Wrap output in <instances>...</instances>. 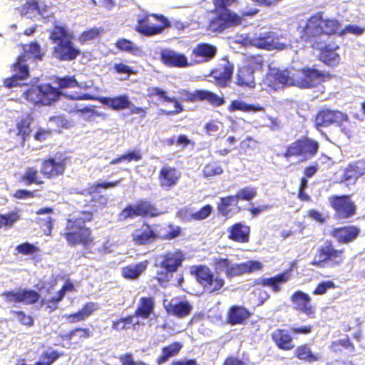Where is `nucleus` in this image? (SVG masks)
I'll use <instances>...</instances> for the list:
<instances>
[{"label": "nucleus", "instance_id": "f257e3e1", "mask_svg": "<svg viewBox=\"0 0 365 365\" xmlns=\"http://www.w3.org/2000/svg\"><path fill=\"white\" fill-rule=\"evenodd\" d=\"M325 76L314 68L302 70H280L271 67L266 76L264 83L269 87L277 90L284 85L295 86L299 88L315 87L321 83Z\"/></svg>", "mask_w": 365, "mask_h": 365}, {"label": "nucleus", "instance_id": "f03ea898", "mask_svg": "<svg viewBox=\"0 0 365 365\" xmlns=\"http://www.w3.org/2000/svg\"><path fill=\"white\" fill-rule=\"evenodd\" d=\"M51 38L56 43L53 51V56L56 58L71 61L80 53L72 43V34L66 27L56 26L51 34Z\"/></svg>", "mask_w": 365, "mask_h": 365}, {"label": "nucleus", "instance_id": "7ed1b4c3", "mask_svg": "<svg viewBox=\"0 0 365 365\" xmlns=\"http://www.w3.org/2000/svg\"><path fill=\"white\" fill-rule=\"evenodd\" d=\"M91 219V212H82L79 217L68 220L63 235L70 245L87 244L91 241L90 229L85 226V222Z\"/></svg>", "mask_w": 365, "mask_h": 365}, {"label": "nucleus", "instance_id": "20e7f679", "mask_svg": "<svg viewBox=\"0 0 365 365\" xmlns=\"http://www.w3.org/2000/svg\"><path fill=\"white\" fill-rule=\"evenodd\" d=\"M24 54L19 57L17 62L14 64V71L16 72L11 78L4 80V86L11 88L24 85V80L29 75L28 66L26 63V59L34 57L35 58H41L40 46L32 43L24 46Z\"/></svg>", "mask_w": 365, "mask_h": 365}, {"label": "nucleus", "instance_id": "39448f33", "mask_svg": "<svg viewBox=\"0 0 365 365\" xmlns=\"http://www.w3.org/2000/svg\"><path fill=\"white\" fill-rule=\"evenodd\" d=\"M215 269L218 272H224L227 277L240 276L244 274L252 273L262 270L263 264L261 262L250 260L246 262L232 263L226 258H219L215 260Z\"/></svg>", "mask_w": 365, "mask_h": 365}, {"label": "nucleus", "instance_id": "423d86ee", "mask_svg": "<svg viewBox=\"0 0 365 365\" xmlns=\"http://www.w3.org/2000/svg\"><path fill=\"white\" fill-rule=\"evenodd\" d=\"M340 25L334 19H324L320 13L311 16L304 26V35L307 38L316 37L322 34L330 35L340 31Z\"/></svg>", "mask_w": 365, "mask_h": 365}, {"label": "nucleus", "instance_id": "0eeeda50", "mask_svg": "<svg viewBox=\"0 0 365 365\" xmlns=\"http://www.w3.org/2000/svg\"><path fill=\"white\" fill-rule=\"evenodd\" d=\"M62 95L56 88L50 84L32 86L24 92V96L33 105H50Z\"/></svg>", "mask_w": 365, "mask_h": 365}, {"label": "nucleus", "instance_id": "6e6552de", "mask_svg": "<svg viewBox=\"0 0 365 365\" xmlns=\"http://www.w3.org/2000/svg\"><path fill=\"white\" fill-rule=\"evenodd\" d=\"M319 144L310 138H304L292 143L285 153L286 158L298 157L301 161L312 158L317 153Z\"/></svg>", "mask_w": 365, "mask_h": 365}, {"label": "nucleus", "instance_id": "1a4fd4ad", "mask_svg": "<svg viewBox=\"0 0 365 365\" xmlns=\"http://www.w3.org/2000/svg\"><path fill=\"white\" fill-rule=\"evenodd\" d=\"M344 260L341 250H335L330 244H325L316 255L312 264L320 267L339 265Z\"/></svg>", "mask_w": 365, "mask_h": 365}, {"label": "nucleus", "instance_id": "9d476101", "mask_svg": "<svg viewBox=\"0 0 365 365\" xmlns=\"http://www.w3.org/2000/svg\"><path fill=\"white\" fill-rule=\"evenodd\" d=\"M247 41L252 46L267 50H283L287 48V44L281 42L273 32H262L255 34L249 38Z\"/></svg>", "mask_w": 365, "mask_h": 365}, {"label": "nucleus", "instance_id": "9b49d317", "mask_svg": "<svg viewBox=\"0 0 365 365\" xmlns=\"http://www.w3.org/2000/svg\"><path fill=\"white\" fill-rule=\"evenodd\" d=\"M197 281L209 292L220 290L225 284V280L217 274H213L207 267H199L196 270Z\"/></svg>", "mask_w": 365, "mask_h": 365}, {"label": "nucleus", "instance_id": "f8f14e48", "mask_svg": "<svg viewBox=\"0 0 365 365\" xmlns=\"http://www.w3.org/2000/svg\"><path fill=\"white\" fill-rule=\"evenodd\" d=\"M185 259V255L178 250L165 252L156 257L155 264L165 269V273H173L177 271Z\"/></svg>", "mask_w": 365, "mask_h": 365}, {"label": "nucleus", "instance_id": "ddd939ff", "mask_svg": "<svg viewBox=\"0 0 365 365\" xmlns=\"http://www.w3.org/2000/svg\"><path fill=\"white\" fill-rule=\"evenodd\" d=\"M1 296L4 297L6 302L23 303L24 304H34L40 298V295L36 291L24 289L5 292Z\"/></svg>", "mask_w": 365, "mask_h": 365}, {"label": "nucleus", "instance_id": "4468645a", "mask_svg": "<svg viewBox=\"0 0 365 365\" xmlns=\"http://www.w3.org/2000/svg\"><path fill=\"white\" fill-rule=\"evenodd\" d=\"M179 93L180 95V98L182 101L191 102L196 101H207L215 106H220L225 103L223 98L208 91L199 90L194 93H190L186 90H180Z\"/></svg>", "mask_w": 365, "mask_h": 365}, {"label": "nucleus", "instance_id": "2eb2a0df", "mask_svg": "<svg viewBox=\"0 0 365 365\" xmlns=\"http://www.w3.org/2000/svg\"><path fill=\"white\" fill-rule=\"evenodd\" d=\"M159 212L157 209L148 202L140 201L134 205H130L125 207L120 212V217L127 219L137 216H156Z\"/></svg>", "mask_w": 365, "mask_h": 365}, {"label": "nucleus", "instance_id": "dca6fc26", "mask_svg": "<svg viewBox=\"0 0 365 365\" xmlns=\"http://www.w3.org/2000/svg\"><path fill=\"white\" fill-rule=\"evenodd\" d=\"M63 95H60V97L58 98L60 100L61 98H68L69 100H71L72 101L69 103L68 105L65 106L64 109L68 110V112H81V113H91L93 116V115H96L99 116L100 115L98 113L93 110V108L83 106L81 105L78 104L77 103L74 102L75 100H80V99H95V98L93 96H91L89 94H83L81 93H74L72 94H68V93H62L60 92Z\"/></svg>", "mask_w": 365, "mask_h": 365}, {"label": "nucleus", "instance_id": "f3484780", "mask_svg": "<svg viewBox=\"0 0 365 365\" xmlns=\"http://www.w3.org/2000/svg\"><path fill=\"white\" fill-rule=\"evenodd\" d=\"M242 19L229 9L219 11V16L210 23V28L213 31H222L227 27L237 26L241 24Z\"/></svg>", "mask_w": 365, "mask_h": 365}, {"label": "nucleus", "instance_id": "a211bd4d", "mask_svg": "<svg viewBox=\"0 0 365 365\" xmlns=\"http://www.w3.org/2000/svg\"><path fill=\"white\" fill-rule=\"evenodd\" d=\"M349 120L348 115L339 110H323L316 117L317 127H326L331 124L341 125Z\"/></svg>", "mask_w": 365, "mask_h": 365}, {"label": "nucleus", "instance_id": "6ab92c4d", "mask_svg": "<svg viewBox=\"0 0 365 365\" xmlns=\"http://www.w3.org/2000/svg\"><path fill=\"white\" fill-rule=\"evenodd\" d=\"M153 18L158 19L160 25L155 26L150 21V16H148L138 21V24L136 27L138 31L145 35H154L162 32L165 26L168 25V22L163 16L158 17L156 15H152Z\"/></svg>", "mask_w": 365, "mask_h": 365}, {"label": "nucleus", "instance_id": "aec40b11", "mask_svg": "<svg viewBox=\"0 0 365 365\" xmlns=\"http://www.w3.org/2000/svg\"><path fill=\"white\" fill-rule=\"evenodd\" d=\"M164 307L168 314L178 318L186 317L192 310L189 302L178 298L172 299L170 302L165 301Z\"/></svg>", "mask_w": 365, "mask_h": 365}, {"label": "nucleus", "instance_id": "412c9836", "mask_svg": "<svg viewBox=\"0 0 365 365\" xmlns=\"http://www.w3.org/2000/svg\"><path fill=\"white\" fill-rule=\"evenodd\" d=\"M330 202L340 217L346 218L355 213L356 207L349 196H335L330 198Z\"/></svg>", "mask_w": 365, "mask_h": 365}, {"label": "nucleus", "instance_id": "4be33fe9", "mask_svg": "<svg viewBox=\"0 0 365 365\" xmlns=\"http://www.w3.org/2000/svg\"><path fill=\"white\" fill-rule=\"evenodd\" d=\"M180 177V171L166 165L160 169L158 180L160 185L163 188L168 190L177 185Z\"/></svg>", "mask_w": 365, "mask_h": 365}, {"label": "nucleus", "instance_id": "5701e85b", "mask_svg": "<svg viewBox=\"0 0 365 365\" xmlns=\"http://www.w3.org/2000/svg\"><path fill=\"white\" fill-rule=\"evenodd\" d=\"M291 302L296 310L300 311L312 317L315 313V308L311 304V297L302 291L295 292L291 297Z\"/></svg>", "mask_w": 365, "mask_h": 365}, {"label": "nucleus", "instance_id": "b1692460", "mask_svg": "<svg viewBox=\"0 0 365 365\" xmlns=\"http://www.w3.org/2000/svg\"><path fill=\"white\" fill-rule=\"evenodd\" d=\"M65 163L62 160L50 158L44 160L41 168V173L48 178H52L63 174Z\"/></svg>", "mask_w": 365, "mask_h": 365}, {"label": "nucleus", "instance_id": "393cba45", "mask_svg": "<svg viewBox=\"0 0 365 365\" xmlns=\"http://www.w3.org/2000/svg\"><path fill=\"white\" fill-rule=\"evenodd\" d=\"M155 301L152 297H141L135 311V317L138 320L152 319L155 317L154 314Z\"/></svg>", "mask_w": 365, "mask_h": 365}, {"label": "nucleus", "instance_id": "a878e982", "mask_svg": "<svg viewBox=\"0 0 365 365\" xmlns=\"http://www.w3.org/2000/svg\"><path fill=\"white\" fill-rule=\"evenodd\" d=\"M161 60L168 66L185 67L187 66L186 56L170 49H165L161 51Z\"/></svg>", "mask_w": 365, "mask_h": 365}, {"label": "nucleus", "instance_id": "bb28decb", "mask_svg": "<svg viewBox=\"0 0 365 365\" xmlns=\"http://www.w3.org/2000/svg\"><path fill=\"white\" fill-rule=\"evenodd\" d=\"M101 103L108 108L119 110L130 108L132 106L131 101L126 95L110 97H100L97 98Z\"/></svg>", "mask_w": 365, "mask_h": 365}, {"label": "nucleus", "instance_id": "cd10ccee", "mask_svg": "<svg viewBox=\"0 0 365 365\" xmlns=\"http://www.w3.org/2000/svg\"><path fill=\"white\" fill-rule=\"evenodd\" d=\"M272 338L281 349L288 351L294 347L292 336L287 330L277 329L272 333Z\"/></svg>", "mask_w": 365, "mask_h": 365}, {"label": "nucleus", "instance_id": "c85d7f7f", "mask_svg": "<svg viewBox=\"0 0 365 365\" xmlns=\"http://www.w3.org/2000/svg\"><path fill=\"white\" fill-rule=\"evenodd\" d=\"M290 277V271H286L274 277L259 279L258 284L270 287L274 292H279L281 290L280 284L287 282Z\"/></svg>", "mask_w": 365, "mask_h": 365}, {"label": "nucleus", "instance_id": "c756f323", "mask_svg": "<svg viewBox=\"0 0 365 365\" xmlns=\"http://www.w3.org/2000/svg\"><path fill=\"white\" fill-rule=\"evenodd\" d=\"M156 234L148 225H143L133 233V241L138 245L150 243L156 238Z\"/></svg>", "mask_w": 365, "mask_h": 365}, {"label": "nucleus", "instance_id": "7c9ffc66", "mask_svg": "<svg viewBox=\"0 0 365 365\" xmlns=\"http://www.w3.org/2000/svg\"><path fill=\"white\" fill-rule=\"evenodd\" d=\"M148 261L144 260L135 264H130L121 269L122 275L128 279H137L148 266Z\"/></svg>", "mask_w": 365, "mask_h": 365}, {"label": "nucleus", "instance_id": "2f4dec72", "mask_svg": "<svg viewBox=\"0 0 365 365\" xmlns=\"http://www.w3.org/2000/svg\"><path fill=\"white\" fill-rule=\"evenodd\" d=\"M30 118L29 116H26L25 118H21L16 123V129L10 130L11 135L16 136V141L21 143H24L28 137L30 135L31 129H30Z\"/></svg>", "mask_w": 365, "mask_h": 365}, {"label": "nucleus", "instance_id": "473e14b6", "mask_svg": "<svg viewBox=\"0 0 365 365\" xmlns=\"http://www.w3.org/2000/svg\"><path fill=\"white\" fill-rule=\"evenodd\" d=\"M148 93L150 96H159V98L163 101L165 102H171L174 103V110L171 111H165L163 110L164 113H165L167 115L170 114H178L180 113L182 110V106L180 104V103L176 100L175 98H170L168 96L165 91H163L162 89L156 88V87H152L148 89Z\"/></svg>", "mask_w": 365, "mask_h": 365}, {"label": "nucleus", "instance_id": "72a5a7b5", "mask_svg": "<svg viewBox=\"0 0 365 365\" xmlns=\"http://www.w3.org/2000/svg\"><path fill=\"white\" fill-rule=\"evenodd\" d=\"M230 238L238 242L249 240L250 227L241 223H237L229 229Z\"/></svg>", "mask_w": 365, "mask_h": 365}, {"label": "nucleus", "instance_id": "f704fd0d", "mask_svg": "<svg viewBox=\"0 0 365 365\" xmlns=\"http://www.w3.org/2000/svg\"><path fill=\"white\" fill-rule=\"evenodd\" d=\"M237 83L241 86L254 88L255 82L253 69L250 66L240 68L237 73Z\"/></svg>", "mask_w": 365, "mask_h": 365}, {"label": "nucleus", "instance_id": "c9c22d12", "mask_svg": "<svg viewBox=\"0 0 365 365\" xmlns=\"http://www.w3.org/2000/svg\"><path fill=\"white\" fill-rule=\"evenodd\" d=\"M359 230L355 227H345L334 230V236L342 242L353 241L359 235Z\"/></svg>", "mask_w": 365, "mask_h": 365}, {"label": "nucleus", "instance_id": "e433bc0d", "mask_svg": "<svg viewBox=\"0 0 365 365\" xmlns=\"http://www.w3.org/2000/svg\"><path fill=\"white\" fill-rule=\"evenodd\" d=\"M233 73V65L227 60L223 59L219 69L215 71L213 74L215 78L219 80V83L225 84L230 81Z\"/></svg>", "mask_w": 365, "mask_h": 365}, {"label": "nucleus", "instance_id": "4c0bfd02", "mask_svg": "<svg viewBox=\"0 0 365 365\" xmlns=\"http://www.w3.org/2000/svg\"><path fill=\"white\" fill-rule=\"evenodd\" d=\"M249 311L243 307H232L228 313V321L232 324H242L250 317Z\"/></svg>", "mask_w": 365, "mask_h": 365}, {"label": "nucleus", "instance_id": "58836bf2", "mask_svg": "<svg viewBox=\"0 0 365 365\" xmlns=\"http://www.w3.org/2000/svg\"><path fill=\"white\" fill-rule=\"evenodd\" d=\"M295 356L300 360L309 363L317 361L320 359V355L318 353H313L311 348L307 344L299 346L294 350Z\"/></svg>", "mask_w": 365, "mask_h": 365}, {"label": "nucleus", "instance_id": "ea45409f", "mask_svg": "<svg viewBox=\"0 0 365 365\" xmlns=\"http://www.w3.org/2000/svg\"><path fill=\"white\" fill-rule=\"evenodd\" d=\"M74 287L71 283H66L62 289L57 293L56 296L43 299V304L47 305V307L53 311L57 308V304L64 297L66 292H73Z\"/></svg>", "mask_w": 365, "mask_h": 365}, {"label": "nucleus", "instance_id": "a19ab883", "mask_svg": "<svg viewBox=\"0 0 365 365\" xmlns=\"http://www.w3.org/2000/svg\"><path fill=\"white\" fill-rule=\"evenodd\" d=\"M216 47L208 43H200L192 50V53L196 57L203 58V61H208L212 58L216 54Z\"/></svg>", "mask_w": 365, "mask_h": 365}, {"label": "nucleus", "instance_id": "79ce46f5", "mask_svg": "<svg viewBox=\"0 0 365 365\" xmlns=\"http://www.w3.org/2000/svg\"><path fill=\"white\" fill-rule=\"evenodd\" d=\"M36 213L38 215L43 216V217H39L38 222L46 227L44 230L45 233L48 235H51L53 221L51 214L53 213V210L48 207L41 208L37 210Z\"/></svg>", "mask_w": 365, "mask_h": 365}, {"label": "nucleus", "instance_id": "37998d69", "mask_svg": "<svg viewBox=\"0 0 365 365\" xmlns=\"http://www.w3.org/2000/svg\"><path fill=\"white\" fill-rule=\"evenodd\" d=\"M262 110L263 108L259 105H250L244 101L239 100L232 101L228 107V110L230 112H233L235 110H240L243 112H257L261 111Z\"/></svg>", "mask_w": 365, "mask_h": 365}, {"label": "nucleus", "instance_id": "c03bdc74", "mask_svg": "<svg viewBox=\"0 0 365 365\" xmlns=\"http://www.w3.org/2000/svg\"><path fill=\"white\" fill-rule=\"evenodd\" d=\"M19 12L21 16H26L28 18L34 17L38 14L43 15L37 0H28Z\"/></svg>", "mask_w": 365, "mask_h": 365}, {"label": "nucleus", "instance_id": "a18cd8bd", "mask_svg": "<svg viewBox=\"0 0 365 365\" xmlns=\"http://www.w3.org/2000/svg\"><path fill=\"white\" fill-rule=\"evenodd\" d=\"M238 202L236 195L221 197L217 205V209L223 216H229L230 213L229 207L230 206H237Z\"/></svg>", "mask_w": 365, "mask_h": 365}, {"label": "nucleus", "instance_id": "49530a36", "mask_svg": "<svg viewBox=\"0 0 365 365\" xmlns=\"http://www.w3.org/2000/svg\"><path fill=\"white\" fill-rule=\"evenodd\" d=\"M361 165H362L361 163L350 165L344 171V180L351 182H355L360 176L365 173Z\"/></svg>", "mask_w": 365, "mask_h": 365}, {"label": "nucleus", "instance_id": "de8ad7c7", "mask_svg": "<svg viewBox=\"0 0 365 365\" xmlns=\"http://www.w3.org/2000/svg\"><path fill=\"white\" fill-rule=\"evenodd\" d=\"M206 133L210 136L220 138L224 132V125L221 121L212 120L205 125Z\"/></svg>", "mask_w": 365, "mask_h": 365}, {"label": "nucleus", "instance_id": "09e8293b", "mask_svg": "<svg viewBox=\"0 0 365 365\" xmlns=\"http://www.w3.org/2000/svg\"><path fill=\"white\" fill-rule=\"evenodd\" d=\"M182 348V345L178 343H173L169 346L163 349V354L159 357L158 362L159 364H163L167 361L170 357L178 354Z\"/></svg>", "mask_w": 365, "mask_h": 365}, {"label": "nucleus", "instance_id": "8fccbe9b", "mask_svg": "<svg viewBox=\"0 0 365 365\" xmlns=\"http://www.w3.org/2000/svg\"><path fill=\"white\" fill-rule=\"evenodd\" d=\"M61 356V354L56 351L49 348L42 353L38 361L34 365H51Z\"/></svg>", "mask_w": 365, "mask_h": 365}, {"label": "nucleus", "instance_id": "3c124183", "mask_svg": "<svg viewBox=\"0 0 365 365\" xmlns=\"http://www.w3.org/2000/svg\"><path fill=\"white\" fill-rule=\"evenodd\" d=\"M320 60L329 66H334L339 62L340 57L333 48H325L322 49Z\"/></svg>", "mask_w": 365, "mask_h": 365}, {"label": "nucleus", "instance_id": "603ef678", "mask_svg": "<svg viewBox=\"0 0 365 365\" xmlns=\"http://www.w3.org/2000/svg\"><path fill=\"white\" fill-rule=\"evenodd\" d=\"M140 320L135 317L129 316L126 318H122L118 321L113 322V329L116 330L126 329L129 328V325L136 326L140 324Z\"/></svg>", "mask_w": 365, "mask_h": 365}, {"label": "nucleus", "instance_id": "864d4df0", "mask_svg": "<svg viewBox=\"0 0 365 365\" xmlns=\"http://www.w3.org/2000/svg\"><path fill=\"white\" fill-rule=\"evenodd\" d=\"M116 46L120 50L130 52L134 55H140L141 50L133 42L126 39H120L116 43Z\"/></svg>", "mask_w": 365, "mask_h": 365}, {"label": "nucleus", "instance_id": "5fc2aeb1", "mask_svg": "<svg viewBox=\"0 0 365 365\" xmlns=\"http://www.w3.org/2000/svg\"><path fill=\"white\" fill-rule=\"evenodd\" d=\"M223 173V169L215 163H208L203 168V175L205 178H211L220 175Z\"/></svg>", "mask_w": 365, "mask_h": 365}, {"label": "nucleus", "instance_id": "6e6d98bb", "mask_svg": "<svg viewBox=\"0 0 365 365\" xmlns=\"http://www.w3.org/2000/svg\"><path fill=\"white\" fill-rule=\"evenodd\" d=\"M257 195V191L255 188L246 187L240 190L236 196L237 197L238 201L240 200H244L247 201L252 200Z\"/></svg>", "mask_w": 365, "mask_h": 365}, {"label": "nucleus", "instance_id": "4d7b16f0", "mask_svg": "<svg viewBox=\"0 0 365 365\" xmlns=\"http://www.w3.org/2000/svg\"><path fill=\"white\" fill-rule=\"evenodd\" d=\"M258 142L253 139L252 137L248 136L241 141L240 148L245 153L255 150L257 148Z\"/></svg>", "mask_w": 365, "mask_h": 365}, {"label": "nucleus", "instance_id": "13d9d810", "mask_svg": "<svg viewBox=\"0 0 365 365\" xmlns=\"http://www.w3.org/2000/svg\"><path fill=\"white\" fill-rule=\"evenodd\" d=\"M212 207L210 205L204 206L200 210L194 213H189L188 215L195 220H205L211 214Z\"/></svg>", "mask_w": 365, "mask_h": 365}, {"label": "nucleus", "instance_id": "bf43d9fd", "mask_svg": "<svg viewBox=\"0 0 365 365\" xmlns=\"http://www.w3.org/2000/svg\"><path fill=\"white\" fill-rule=\"evenodd\" d=\"M10 314H13L24 325L32 326L34 324L32 317L24 312L11 310Z\"/></svg>", "mask_w": 365, "mask_h": 365}, {"label": "nucleus", "instance_id": "052dcab7", "mask_svg": "<svg viewBox=\"0 0 365 365\" xmlns=\"http://www.w3.org/2000/svg\"><path fill=\"white\" fill-rule=\"evenodd\" d=\"M99 308L100 307H99L98 304L95 303V302H88L80 310V312H81L83 319L86 320L94 312L98 310Z\"/></svg>", "mask_w": 365, "mask_h": 365}, {"label": "nucleus", "instance_id": "680f3d73", "mask_svg": "<svg viewBox=\"0 0 365 365\" xmlns=\"http://www.w3.org/2000/svg\"><path fill=\"white\" fill-rule=\"evenodd\" d=\"M19 215L16 212L9 213L7 215H0V228L5 225L11 227L14 222L17 221Z\"/></svg>", "mask_w": 365, "mask_h": 365}, {"label": "nucleus", "instance_id": "e2e57ef3", "mask_svg": "<svg viewBox=\"0 0 365 365\" xmlns=\"http://www.w3.org/2000/svg\"><path fill=\"white\" fill-rule=\"evenodd\" d=\"M124 161H127L128 163L130 162H138L140 161L142 158V153L140 150H128L123 155Z\"/></svg>", "mask_w": 365, "mask_h": 365}, {"label": "nucleus", "instance_id": "0e129e2a", "mask_svg": "<svg viewBox=\"0 0 365 365\" xmlns=\"http://www.w3.org/2000/svg\"><path fill=\"white\" fill-rule=\"evenodd\" d=\"M37 178V170L32 168H28L22 177L23 181H24L27 185H30L34 182L38 183Z\"/></svg>", "mask_w": 365, "mask_h": 365}, {"label": "nucleus", "instance_id": "69168bd1", "mask_svg": "<svg viewBox=\"0 0 365 365\" xmlns=\"http://www.w3.org/2000/svg\"><path fill=\"white\" fill-rule=\"evenodd\" d=\"M100 30L97 28H92L88 31H84L80 36L79 41L84 43L93 40L98 36Z\"/></svg>", "mask_w": 365, "mask_h": 365}, {"label": "nucleus", "instance_id": "338daca9", "mask_svg": "<svg viewBox=\"0 0 365 365\" xmlns=\"http://www.w3.org/2000/svg\"><path fill=\"white\" fill-rule=\"evenodd\" d=\"M335 287L334 283L331 281H324L319 283L313 294L315 295H322L325 294L328 289H333Z\"/></svg>", "mask_w": 365, "mask_h": 365}, {"label": "nucleus", "instance_id": "774afa93", "mask_svg": "<svg viewBox=\"0 0 365 365\" xmlns=\"http://www.w3.org/2000/svg\"><path fill=\"white\" fill-rule=\"evenodd\" d=\"M37 250V247L28 242L19 245L16 248V250L19 253L23 254L24 255H32L36 252Z\"/></svg>", "mask_w": 365, "mask_h": 365}]
</instances>
